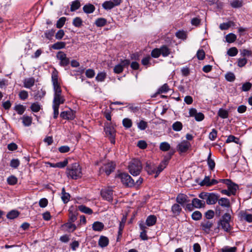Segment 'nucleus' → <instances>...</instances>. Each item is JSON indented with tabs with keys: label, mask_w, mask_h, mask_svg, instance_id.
I'll use <instances>...</instances> for the list:
<instances>
[{
	"label": "nucleus",
	"mask_w": 252,
	"mask_h": 252,
	"mask_svg": "<svg viewBox=\"0 0 252 252\" xmlns=\"http://www.w3.org/2000/svg\"><path fill=\"white\" fill-rule=\"evenodd\" d=\"M65 101V97L62 94V91L58 90L54 91V98L52 107L53 109V117L57 119L59 115V109L61 104H63Z\"/></svg>",
	"instance_id": "f257e3e1"
},
{
	"label": "nucleus",
	"mask_w": 252,
	"mask_h": 252,
	"mask_svg": "<svg viewBox=\"0 0 252 252\" xmlns=\"http://www.w3.org/2000/svg\"><path fill=\"white\" fill-rule=\"evenodd\" d=\"M68 177L76 180L82 177L81 167L77 162H75L67 167L66 171Z\"/></svg>",
	"instance_id": "f03ea898"
},
{
	"label": "nucleus",
	"mask_w": 252,
	"mask_h": 252,
	"mask_svg": "<svg viewBox=\"0 0 252 252\" xmlns=\"http://www.w3.org/2000/svg\"><path fill=\"white\" fill-rule=\"evenodd\" d=\"M142 169V164L137 159L131 161L128 165L129 171L133 176H137L140 174Z\"/></svg>",
	"instance_id": "7ed1b4c3"
},
{
	"label": "nucleus",
	"mask_w": 252,
	"mask_h": 252,
	"mask_svg": "<svg viewBox=\"0 0 252 252\" xmlns=\"http://www.w3.org/2000/svg\"><path fill=\"white\" fill-rule=\"evenodd\" d=\"M230 219L231 216L230 214L225 213L218 222L219 226H221V228L226 232H230L232 229L230 224Z\"/></svg>",
	"instance_id": "20e7f679"
},
{
	"label": "nucleus",
	"mask_w": 252,
	"mask_h": 252,
	"mask_svg": "<svg viewBox=\"0 0 252 252\" xmlns=\"http://www.w3.org/2000/svg\"><path fill=\"white\" fill-rule=\"evenodd\" d=\"M116 178L120 179L123 185L126 187H132L134 185V181L126 173H122L117 175Z\"/></svg>",
	"instance_id": "39448f33"
},
{
	"label": "nucleus",
	"mask_w": 252,
	"mask_h": 252,
	"mask_svg": "<svg viewBox=\"0 0 252 252\" xmlns=\"http://www.w3.org/2000/svg\"><path fill=\"white\" fill-rule=\"evenodd\" d=\"M122 0H110L104 1L102 4V7L106 10H111L115 6H117L122 3Z\"/></svg>",
	"instance_id": "423d86ee"
},
{
	"label": "nucleus",
	"mask_w": 252,
	"mask_h": 252,
	"mask_svg": "<svg viewBox=\"0 0 252 252\" xmlns=\"http://www.w3.org/2000/svg\"><path fill=\"white\" fill-rule=\"evenodd\" d=\"M115 167V164L112 162L103 164L99 169L100 173L105 172L107 175H109L114 171Z\"/></svg>",
	"instance_id": "0eeeda50"
},
{
	"label": "nucleus",
	"mask_w": 252,
	"mask_h": 252,
	"mask_svg": "<svg viewBox=\"0 0 252 252\" xmlns=\"http://www.w3.org/2000/svg\"><path fill=\"white\" fill-rule=\"evenodd\" d=\"M104 131L112 144L115 143L116 130L114 127L109 126L105 127Z\"/></svg>",
	"instance_id": "6e6552de"
},
{
	"label": "nucleus",
	"mask_w": 252,
	"mask_h": 252,
	"mask_svg": "<svg viewBox=\"0 0 252 252\" xmlns=\"http://www.w3.org/2000/svg\"><path fill=\"white\" fill-rule=\"evenodd\" d=\"M52 82L54 91L61 90L60 83L58 79V72L54 70L52 73Z\"/></svg>",
	"instance_id": "1a4fd4ad"
},
{
	"label": "nucleus",
	"mask_w": 252,
	"mask_h": 252,
	"mask_svg": "<svg viewBox=\"0 0 252 252\" xmlns=\"http://www.w3.org/2000/svg\"><path fill=\"white\" fill-rule=\"evenodd\" d=\"M191 147L190 143L187 140H183L178 144L177 149L180 153L187 152Z\"/></svg>",
	"instance_id": "9d476101"
},
{
	"label": "nucleus",
	"mask_w": 252,
	"mask_h": 252,
	"mask_svg": "<svg viewBox=\"0 0 252 252\" xmlns=\"http://www.w3.org/2000/svg\"><path fill=\"white\" fill-rule=\"evenodd\" d=\"M57 58L60 61V64L63 66H65L69 64L70 60L67 58L66 55L63 52L59 51L57 54Z\"/></svg>",
	"instance_id": "9b49d317"
},
{
	"label": "nucleus",
	"mask_w": 252,
	"mask_h": 252,
	"mask_svg": "<svg viewBox=\"0 0 252 252\" xmlns=\"http://www.w3.org/2000/svg\"><path fill=\"white\" fill-rule=\"evenodd\" d=\"M101 195L104 199L108 201H112L113 200V190L110 188L102 189L101 191Z\"/></svg>",
	"instance_id": "f8f14e48"
},
{
	"label": "nucleus",
	"mask_w": 252,
	"mask_h": 252,
	"mask_svg": "<svg viewBox=\"0 0 252 252\" xmlns=\"http://www.w3.org/2000/svg\"><path fill=\"white\" fill-rule=\"evenodd\" d=\"M60 117L63 119L72 120L75 117V112L71 109H68L66 111L62 112Z\"/></svg>",
	"instance_id": "ddd939ff"
},
{
	"label": "nucleus",
	"mask_w": 252,
	"mask_h": 252,
	"mask_svg": "<svg viewBox=\"0 0 252 252\" xmlns=\"http://www.w3.org/2000/svg\"><path fill=\"white\" fill-rule=\"evenodd\" d=\"M189 117H194L196 121L199 122L204 119V115L201 112H197L196 109L191 108L189 110Z\"/></svg>",
	"instance_id": "4468645a"
},
{
	"label": "nucleus",
	"mask_w": 252,
	"mask_h": 252,
	"mask_svg": "<svg viewBox=\"0 0 252 252\" xmlns=\"http://www.w3.org/2000/svg\"><path fill=\"white\" fill-rule=\"evenodd\" d=\"M214 223L212 221L205 220L200 224V226L206 233L209 234L210 232L211 228L213 227Z\"/></svg>",
	"instance_id": "2eb2a0df"
},
{
	"label": "nucleus",
	"mask_w": 252,
	"mask_h": 252,
	"mask_svg": "<svg viewBox=\"0 0 252 252\" xmlns=\"http://www.w3.org/2000/svg\"><path fill=\"white\" fill-rule=\"evenodd\" d=\"M219 197L218 194L214 193H209L206 203L209 205L215 204L218 201Z\"/></svg>",
	"instance_id": "dca6fc26"
},
{
	"label": "nucleus",
	"mask_w": 252,
	"mask_h": 252,
	"mask_svg": "<svg viewBox=\"0 0 252 252\" xmlns=\"http://www.w3.org/2000/svg\"><path fill=\"white\" fill-rule=\"evenodd\" d=\"M157 167L151 162H147L145 166V170L150 175L156 173Z\"/></svg>",
	"instance_id": "f3484780"
},
{
	"label": "nucleus",
	"mask_w": 252,
	"mask_h": 252,
	"mask_svg": "<svg viewBox=\"0 0 252 252\" xmlns=\"http://www.w3.org/2000/svg\"><path fill=\"white\" fill-rule=\"evenodd\" d=\"M187 199L188 196L187 195L183 193H180L177 195L176 200L178 204L183 206L184 204L187 202Z\"/></svg>",
	"instance_id": "a211bd4d"
},
{
	"label": "nucleus",
	"mask_w": 252,
	"mask_h": 252,
	"mask_svg": "<svg viewBox=\"0 0 252 252\" xmlns=\"http://www.w3.org/2000/svg\"><path fill=\"white\" fill-rule=\"evenodd\" d=\"M182 211V208L179 204H174L171 207V212H172L174 217L179 216Z\"/></svg>",
	"instance_id": "6ab92c4d"
},
{
	"label": "nucleus",
	"mask_w": 252,
	"mask_h": 252,
	"mask_svg": "<svg viewBox=\"0 0 252 252\" xmlns=\"http://www.w3.org/2000/svg\"><path fill=\"white\" fill-rule=\"evenodd\" d=\"M160 52L161 53V55H162L163 57H166L168 56L171 53V49H169L167 45H162L160 48Z\"/></svg>",
	"instance_id": "aec40b11"
},
{
	"label": "nucleus",
	"mask_w": 252,
	"mask_h": 252,
	"mask_svg": "<svg viewBox=\"0 0 252 252\" xmlns=\"http://www.w3.org/2000/svg\"><path fill=\"white\" fill-rule=\"evenodd\" d=\"M35 83V79L33 77L28 78L24 80V86L26 88H31Z\"/></svg>",
	"instance_id": "412c9836"
},
{
	"label": "nucleus",
	"mask_w": 252,
	"mask_h": 252,
	"mask_svg": "<svg viewBox=\"0 0 252 252\" xmlns=\"http://www.w3.org/2000/svg\"><path fill=\"white\" fill-rule=\"evenodd\" d=\"M228 187V189L232 195H234L236 194V191L238 189V186L236 184H235L231 182V180L229 183L226 185Z\"/></svg>",
	"instance_id": "4be33fe9"
},
{
	"label": "nucleus",
	"mask_w": 252,
	"mask_h": 252,
	"mask_svg": "<svg viewBox=\"0 0 252 252\" xmlns=\"http://www.w3.org/2000/svg\"><path fill=\"white\" fill-rule=\"evenodd\" d=\"M191 202L193 205H194V207L196 208H200L205 206V202L198 198H193Z\"/></svg>",
	"instance_id": "5701e85b"
},
{
	"label": "nucleus",
	"mask_w": 252,
	"mask_h": 252,
	"mask_svg": "<svg viewBox=\"0 0 252 252\" xmlns=\"http://www.w3.org/2000/svg\"><path fill=\"white\" fill-rule=\"evenodd\" d=\"M95 9L94 6L90 3L85 5L83 7L84 12L87 14L92 13L95 10Z\"/></svg>",
	"instance_id": "b1692460"
},
{
	"label": "nucleus",
	"mask_w": 252,
	"mask_h": 252,
	"mask_svg": "<svg viewBox=\"0 0 252 252\" xmlns=\"http://www.w3.org/2000/svg\"><path fill=\"white\" fill-rule=\"evenodd\" d=\"M157 221V218L154 215L149 216L146 219V224L148 226L154 225Z\"/></svg>",
	"instance_id": "393cba45"
},
{
	"label": "nucleus",
	"mask_w": 252,
	"mask_h": 252,
	"mask_svg": "<svg viewBox=\"0 0 252 252\" xmlns=\"http://www.w3.org/2000/svg\"><path fill=\"white\" fill-rule=\"evenodd\" d=\"M109 243L108 238L105 236H101L100 237L98 244L102 248L106 247Z\"/></svg>",
	"instance_id": "a878e982"
},
{
	"label": "nucleus",
	"mask_w": 252,
	"mask_h": 252,
	"mask_svg": "<svg viewBox=\"0 0 252 252\" xmlns=\"http://www.w3.org/2000/svg\"><path fill=\"white\" fill-rule=\"evenodd\" d=\"M70 195L68 193L65 191L64 188L62 190V196L61 198L64 203H67L70 200Z\"/></svg>",
	"instance_id": "bb28decb"
},
{
	"label": "nucleus",
	"mask_w": 252,
	"mask_h": 252,
	"mask_svg": "<svg viewBox=\"0 0 252 252\" xmlns=\"http://www.w3.org/2000/svg\"><path fill=\"white\" fill-rule=\"evenodd\" d=\"M218 203L220 205L224 207H230V201L229 200L226 198H221L218 199Z\"/></svg>",
	"instance_id": "cd10ccee"
},
{
	"label": "nucleus",
	"mask_w": 252,
	"mask_h": 252,
	"mask_svg": "<svg viewBox=\"0 0 252 252\" xmlns=\"http://www.w3.org/2000/svg\"><path fill=\"white\" fill-rule=\"evenodd\" d=\"M78 209L81 212L88 215H91L93 212L91 208L83 205L79 206Z\"/></svg>",
	"instance_id": "c85d7f7f"
},
{
	"label": "nucleus",
	"mask_w": 252,
	"mask_h": 252,
	"mask_svg": "<svg viewBox=\"0 0 252 252\" xmlns=\"http://www.w3.org/2000/svg\"><path fill=\"white\" fill-rule=\"evenodd\" d=\"M93 229L94 231H100L104 228L103 223L99 221H95L93 224Z\"/></svg>",
	"instance_id": "c756f323"
},
{
	"label": "nucleus",
	"mask_w": 252,
	"mask_h": 252,
	"mask_svg": "<svg viewBox=\"0 0 252 252\" xmlns=\"http://www.w3.org/2000/svg\"><path fill=\"white\" fill-rule=\"evenodd\" d=\"M234 23L232 21H228L226 23H223L220 24V28L221 30H228L229 28L234 26Z\"/></svg>",
	"instance_id": "7c9ffc66"
},
{
	"label": "nucleus",
	"mask_w": 252,
	"mask_h": 252,
	"mask_svg": "<svg viewBox=\"0 0 252 252\" xmlns=\"http://www.w3.org/2000/svg\"><path fill=\"white\" fill-rule=\"evenodd\" d=\"M207 164L210 170H213L215 167V162L214 159L211 158V153L210 152L207 158Z\"/></svg>",
	"instance_id": "2f4dec72"
},
{
	"label": "nucleus",
	"mask_w": 252,
	"mask_h": 252,
	"mask_svg": "<svg viewBox=\"0 0 252 252\" xmlns=\"http://www.w3.org/2000/svg\"><path fill=\"white\" fill-rule=\"evenodd\" d=\"M81 4L79 0H76L72 2L70 5V11H74L80 8Z\"/></svg>",
	"instance_id": "473e14b6"
},
{
	"label": "nucleus",
	"mask_w": 252,
	"mask_h": 252,
	"mask_svg": "<svg viewBox=\"0 0 252 252\" xmlns=\"http://www.w3.org/2000/svg\"><path fill=\"white\" fill-rule=\"evenodd\" d=\"M22 123L23 125L26 126H30L32 122V119L31 117L29 116H24L22 118Z\"/></svg>",
	"instance_id": "72a5a7b5"
},
{
	"label": "nucleus",
	"mask_w": 252,
	"mask_h": 252,
	"mask_svg": "<svg viewBox=\"0 0 252 252\" xmlns=\"http://www.w3.org/2000/svg\"><path fill=\"white\" fill-rule=\"evenodd\" d=\"M242 218L248 222H252V215L243 212L241 213Z\"/></svg>",
	"instance_id": "f704fd0d"
},
{
	"label": "nucleus",
	"mask_w": 252,
	"mask_h": 252,
	"mask_svg": "<svg viewBox=\"0 0 252 252\" xmlns=\"http://www.w3.org/2000/svg\"><path fill=\"white\" fill-rule=\"evenodd\" d=\"M226 41L228 43H232L236 39V36L232 32L227 34L225 36Z\"/></svg>",
	"instance_id": "c9c22d12"
},
{
	"label": "nucleus",
	"mask_w": 252,
	"mask_h": 252,
	"mask_svg": "<svg viewBox=\"0 0 252 252\" xmlns=\"http://www.w3.org/2000/svg\"><path fill=\"white\" fill-rule=\"evenodd\" d=\"M218 115L222 119H226L228 117V112L225 109L220 108L219 110Z\"/></svg>",
	"instance_id": "e433bc0d"
},
{
	"label": "nucleus",
	"mask_w": 252,
	"mask_h": 252,
	"mask_svg": "<svg viewBox=\"0 0 252 252\" xmlns=\"http://www.w3.org/2000/svg\"><path fill=\"white\" fill-rule=\"evenodd\" d=\"M169 90V87L167 84H164L160 88L158 89V92L156 93L155 95L157 94H160L162 93H166Z\"/></svg>",
	"instance_id": "4c0bfd02"
},
{
	"label": "nucleus",
	"mask_w": 252,
	"mask_h": 252,
	"mask_svg": "<svg viewBox=\"0 0 252 252\" xmlns=\"http://www.w3.org/2000/svg\"><path fill=\"white\" fill-rule=\"evenodd\" d=\"M183 128V125L181 122L177 121L172 125V128L176 131H180Z\"/></svg>",
	"instance_id": "58836bf2"
},
{
	"label": "nucleus",
	"mask_w": 252,
	"mask_h": 252,
	"mask_svg": "<svg viewBox=\"0 0 252 252\" xmlns=\"http://www.w3.org/2000/svg\"><path fill=\"white\" fill-rule=\"evenodd\" d=\"M65 43L63 42H58L52 45V48L55 50H59L64 48Z\"/></svg>",
	"instance_id": "ea45409f"
},
{
	"label": "nucleus",
	"mask_w": 252,
	"mask_h": 252,
	"mask_svg": "<svg viewBox=\"0 0 252 252\" xmlns=\"http://www.w3.org/2000/svg\"><path fill=\"white\" fill-rule=\"evenodd\" d=\"M159 149L162 151H167L170 149V145L166 142H163L160 143Z\"/></svg>",
	"instance_id": "a19ab883"
},
{
	"label": "nucleus",
	"mask_w": 252,
	"mask_h": 252,
	"mask_svg": "<svg viewBox=\"0 0 252 252\" xmlns=\"http://www.w3.org/2000/svg\"><path fill=\"white\" fill-rule=\"evenodd\" d=\"M107 21L105 18H99L96 20L95 24L97 27L104 26L106 24Z\"/></svg>",
	"instance_id": "79ce46f5"
},
{
	"label": "nucleus",
	"mask_w": 252,
	"mask_h": 252,
	"mask_svg": "<svg viewBox=\"0 0 252 252\" xmlns=\"http://www.w3.org/2000/svg\"><path fill=\"white\" fill-rule=\"evenodd\" d=\"M19 212L15 210H12L7 214V217L9 219H14L19 216Z\"/></svg>",
	"instance_id": "37998d69"
},
{
	"label": "nucleus",
	"mask_w": 252,
	"mask_h": 252,
	"mask_svg": "<svg viewBox=\"0 0 252 252\" xmlns=\"http://www.w3.org/2000/svg\"><path fill=\"white\" fill-rule=\"evenodd\" d=\"M238 52L237 49L234 47L229 48L227 52V54L230 57H234L238 54Z\"/></svg>",
	"instance_id": "c03bdc74"
},
{
	"label": "nucleus",
	"mask_w": 252,
	"mask_h": 252,
	"mask_svg": "<svg viewBox=\"0 0 252 252\" xmlns=\"http://www.w3.org/2000/svg\"><path fill=\"white\" fill-rule=\"evenodd\" d=\"M230 4L234 8H239L242 6L243 1L242 0H234L231 2Z\"/></svg>",
	"instance_id": "a18cd8bd"
},
{
	"label": "nucleus",
	"mask_w": 252,
	"mask_h": 252,
	"mask_svg": "<svg viewBox=\"0 0 252 252\" xmlns=\"http://www.w3.org/2000/svg\"><path fill=\"white\" fill-rule=\"evenodd\" d=\"M191 218L193 220H198L201 219L202 214L198 211L194 212L191 215Z\"/></svg>",
	"instance_id": "49530a36"
},
{
	"label": "nucleus",
	"mask_w": 252,
	"mask_h": 252,
	"mask_svg": "<svg viewBox=\"0 0 252 252\" xmlns=\"http://www.w3.org/2000/svg\"><path fill=\"white\" fill-rule=\"evenodd\" d=\"M106 73L103 72H99L97 74L95 79L97 81L102 82L106 78Z\"/></svg>",
	"instance_id": "de8ad7c7"
},
{
	"label": "nucleus",
	"mask_w": 252,
	"mask_h": 252,
	"mask_svg": "<svg viewBox=\"0 0 252 252\" xmlns=\"http://www.w3.org/2000/svg\"><path fill=\"white\" fill-rule=\"evenodd\" d=\"M151 56L155 58H158L161 55L159 48L154 49L151 53Z\"/></svg>",
	"instance_id": "09e8293b"
},
{
	"label": "nucleus",
	"mask_w": 252,
	"mask_h": 252,
	"mask_svg": "<svg viewBox=\"0 0 252 252\" xmlns=\"http://www.w3.org/2000/svg\"><path fill=\"white\" fill-rule=\"evenodd\" d=\"M217 130L216 129L213 128L209 134V139L211 141H214L217 137Z\"/></svg>",
	"instance_id": "8fccbe9b"
},
{
	"label": "nucleus",
	"mask_w": 252,
	"mask_h": 252,
	"mask_svg": "<svg viewBox=\"0 0 252 252\" xmlns=\"http://www.w3.org/2000/svg\"><path fill=\"white\" fill-rule=\"evenodd\" d=\"M17 178L14 176H11L7 179V182L10 185H15L17 183Z\"/></svg>",
	"instance_id": "3c124183"
},
{
	"label": "nucleus",
	"mask_w": 252,
	"mask_h": 252,
	"mask_svg": "<svg viewBox=\"0 0 252 252\" xmlns=\"http://www.w3.org/2000/svg\"><path fill=\"white\" fill-rule=\"evenodd\" d=\"M123 124L125 127L130 128L132 126V121L128 118H125L123 120Z\"/></svg>",
	"instance_id": "603ef678"
},
{
	"label": "nucleus",
	"mask_w": 252,
	"mask_h": 252,
	"mask_svg": "<svg viewBox=\"0 0 252 252\" xmlns=\"http://www.w3.org/2000/svg\"><path fill=\"white\" fill-rule=\"evenodd\" d=\"M15 110L19 115H22L25 111V107L22 105H18L15 106Z\"/></svg>",
	"instance_id": "864d4df0"
},
{
	"label": "nucleus",
	"mask_w": 252,
	"mask_h": 252,
	"mask_svg": "<svg viewBox=\"0 0 252 252\" xmlns=\"http://www.w3.org/2000/svg\"><path fill=\"white\" fill-rule=\"evenodd\" d=\"M40 108V106L38 103H33L31 106V110L34 112H38Z\"/></svg>",
	"instance_id": "5fc2aeb1"
},
{
	"label": "nucleus",
	"mask_w": 252,
	"mask_h": 252,
	"mask_svg": "<svg viewBox=\"0 0 252 252\" xmlns=\"http://www.w3.org/2000/svg\"><path fill=\"white\" fill-rule=\"evenodd\" d=\"M147 123L144 121H140L137 125L138 128L141 130H145L147 127Z\"/></svg>",
	"instance_id": "6e6d98bb"
},
{
	"label": "nucleus",
	"mask_w": 252,
	"mask_h": 252,
	"mask_svg": "<svg viewBox=\"0 0 252 252\" xmlns=\"http://www.w3.org/2000/svg\"><path fill=\"white\" fill-rule=\"evenodd\" d=\"M225 77L226 80L229 82H233L235 79V75L232 72H228Z\"/></svg>",
	"instance_id": "4d7b16f0"
},
{
	"label": "nucleus",
	"mask_w": 252,
	"mask_h": 252,
	"mask_svg": "<svg viewBox=\"0 0 252 252\" xmlns=\"http://www.w3.org/2000/svg\"><path fill=\"white\" fill-rule=\"evenodd\" d=\"M241 55L243 57H250L252 55V52L247 49H242L240 50Z\"/></svg>",
	"instance_id": "13d9d810"
},
{
	"label": "nucleus",
	"mask_w": 252,
	"mask_h": 252,
	"mask_svg": "<svg viewBox=\"0 0 252 252\" xmlns=\"http://www.w3.org/2000/svg\"><path fill=\"white\" fill-rule=\"evenodd\" d=\"M19 96L21 99L25 100L28 97V93L25 90L21 91L19 94Z\"/></svg>",
	"instance_id": "bf43d9fd"
},
{
	"label": "nucleus",
	"mask_w": 252,
	"mask_h": 252,
	"mask_svg": "<svg viewBox=\"0 0 252 252\" xmlns=\"http://www.w3.org/2000/svg\"><path fill=\"white\" fill-rule=\"evenodd\" d=\"M210 184V179L209 177L208 176H205L204 179L201 181L200 185L201 186H206L207 187H210V185L209 184Z\"/></svg>",
	"instance_id": "052dcab7"
},
{
	"label": "nucleus",
	"mask_w": 252,
	"mask_h": 252,
	"mask_svg": "<svg viewBox=\"0 0 252 252\" xmlns=\"http://www.w3.org/2000/svg\"><path fill=\"white\" fill-rule=\"evenodd\" d=\"M123 70L124 68L120 63L115 65L114 68V72L117 74H120L122 73Z\"/></svg>",
	"instance_id": "680f3d73"
},
{
	"label": "nucleus",
	"mask_w": 252,
	"mask_h": 252,
	"mask_svg": "<svg viewBox=\"0 0 252 252\" xmlns=\"http://www.w3.org/2000/svg\"><path fill=\"white\" fill-rule=\"evenodd\" d=\"M66 20V18L65 17H62L58 20L57 22L56 26L58 28H62Z\"/></svg>",
	"instance_id": "e2e57ef3"
},
{
	"label": "nucleus",
	"mask_w": 252,
	"mask_h": 252,
	"mask_svg": "<svg viewBox=\"0 0 252 252\" xmlns=\"http://www.w3.org/2000/svg\"><path fill=\"white\" fill-rule=\"evenodd\" d=\"M20 164V161L18 159H12L10 163L11 167L16 168L18 167Z\"/></svg>",
	"instance_id": "0e129e2a"
},
{
	"label": "nucleus",
	"mask_w": 252,
	"mask_h": 252,
	"mask_svg": "<svg viewBox=\"0 0 252 252\" xmlns=\"http://www.w3.org/2000/svg\"><path fill=\"white\" fill-rule=\"evenodd\" d=\"M205 52L202 49L199 50L196 54V56L198 60H202L205 58Z\"/></svg>",
	"instance_id": "69168bd1"
},
{
	"label": "nucleus",
	"mask_w": 252,
	"mask_h": 252,
	"mask_svg": "<svg viewBox=\"0 0 252 252\" xmlns=\"http://www.w3.org/2000/svg\"><path fill=\"white\" fill-rule=\"evenodd\" d=\"M252 86V85L250 82H246L242 85V91L244 92H246L250 90Z\"/></svg>",
	"instance_id": "338daca9"
},
{
	"label": "nucleus",
	"mask_w": 252,
	"mask_h": 252,
	"mask_svg": "<svg viewBox=\"0 0 252 252\" xmlns=\"http://www.w3.org/2000/svg\"><path fill=\"white\" fill-rule=\"evenodd\" d=\"M237 250L236 247H225L222 249V252H235Z\"/></svg>",
	"instance_id": "774afa93"
}]
</instances>
